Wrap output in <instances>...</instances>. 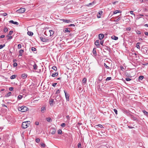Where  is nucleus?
Wrapping results in <instances>:
<instances>
[{"mask_svg":"<svg viewBox=\"0 0 148 148\" xmlns=\"http://www.w3.org/2000/svg\"><path fill=\"white\" fill-rule=\"evenodd\" d=\"M30 122L29 121L23 122L22 124V127L24 129L26 128L29 127L30 125Z\"/></svg>","mask_w":148,"mask_h":148,"instance_id":"1","label":"nucleus"},{"mask_svg":"<svg viewBox=\"0 0 148 148\" xmlns=\"http://www.w3.org/2000/svg\"><path fill=\"white\" fill-rule=\"evenodd\" d=\"M28 108L27 107L25 106H22L18 108V110L19 111L22 112H24L27 111Z\"/></svg>","mask_w":148,"mask_h":148,"instance_id":"2","label":"nucleus"},{"mask_svg":"<svg viewBox=\"0 0 148 148\" xmlns=\"http://www.w3.org/2000/svg\"><path fill=\"white\" fill-rule=\"evenodd\" d=\"M130 116L131 117V119L134 121H138V119H137L138 116L136 115L134 116L131 114Z\"/></svg>","mask_w":148,"mask_h":148,"instance_id":"3","label":"nucleus"},{"mask_svg":"<svg viewBox=\"0 0 148 148\" xmlns=\"http://www.w3.org/2000/svg\"><path fill=\"white\" fill-rule=\"evenodd\" d=\"M25 11V9L23 8H20L19 9L17 10L18 12L20 13H22L24 12Z\"/></svg>","mask_w":148,"mask_h":148,"instance_id":"4","label":"nucleus"},{"mask_svg":"<svg viewBox=\"0 0 148 148\" xmlns=\"http://www.w3.org/2000/svg\"><path fill=\"white\" fill-rule=\"evenodd\" d=\"M64 91L65 93V96L66 100L67 101H69V94H68L66 92V91L65 90H64Z\"/></svg>","mask_w":148,"mask_h":148,"instance_id":"5","label":"nucleus"},{"mask_svg":"<svg viewBox=\"0 0 148 148\" xmlns=\"http://www.w3.org/2000/svg\"><path fill=\"white\" fill-rule=\"evenodd\" d=\"M56 128H51L50 129V132L53 134H54L56 132Z\"/></svg>","mask_w":148,"mask_h":148,"instance_id":"6","label":"nucleus"},{"mask_svg":"<svg viewBox=\"0 0 148 148\" xmlns=\"http://www.w3.org/2000/svg\"><path fill=\"white\" fill-rule=\"evenodd\" d=\"M124 113L126 115L128 116H130L131 114V112L130 111H127L126 110H125L123 111Z\"/></svg>","mask_w":148,"mask_h":148,"instance_id":"7","label":"nucleus"},{"mask_svg":"<svg viewBox=\"0 0 148 148\" xmlns=\"http://www.w3.org/2000/svg\"><path fill=\"white\" fill-rule=\"evenodd\" d=\"M40 38L41 40L43 42H48L49 40V39L45 38H43L42 37H40Z\"/></svg>","mask_w":148,"mask_h":148,"instance_id":"8","label":"nucleus"},{"mask_svg":"<svg viewBox=\"0 0 148 148\" xmlns=\"http://www.w3.org/2000/svg\"><path fill=\"white\" fill-rule=\"evenodd\" d=\"M103 13V12L102 11H99L98 13L97 14V17L98 18H100L101 17V15Z\"/></svg>","mask_w":148,"mask_h":148,"instance_id":"9","label":"nucleus"},{"mask_svg":"<svg viewBox=\"0 0 148 148\" xmlns=\"http://www.w3.org/2000/svg\"><path fill=\"white\" fill-rule=\"evenodd\" d=\"M61 21H62L64 22L65 23H71V21L66 20V19H60Z\"/></svg>","mask_w":148,"mask_h":148,"instance_id":"10","label":"nucleus"},{"mask_svg":"<svg viewBox=\"0 0 148 148\" xmlns=\"http://www.w3.org/2000/svg\"><path fill=\"white\" fill-rule=\"evenodd\" d=\"M95 44L97 47H99L100 46V45L99 43V40H96L95 42Z\"/></svg>","mask_w":148,"mask_h":148,"instance_id":"11","label":"nucleus"},{"mask_svg":"<svg viewBox=\"0 0 148 148\" xmlns=\"http://www.w3.org/2000/svg\"><path fill=\"white\" fill-rule=\"evenodd\" d=\"M56 100L57 101H59L61 99V96L60 95H56Z\"/></svg>","mask_w":148,"mask_h":148,"instance_id":"12","label":"nucleus"},{"mask_svg":"<svg viewBox=\"0 0 148 148\" xmlns=\"http://www.w3.org/2000/svg\"><path fill=\"white\" fill-rule=\"evenodd\" d=\"M104 37V35L103 34H100L99 35V38L100 40H102Z\"/></svg>","mask_w":148,"mask_h":148,"instance_id":"13","label":"nucleus"},{"mask_svg":"<svg viewBox=\"0 0 148 148\" xmlns=\"http://www.w3.org/2000/svg\"><path fill=\"white\" fill-rule=\"evenodd\" d=\"M10 23H13V24L18 25H19V23L17 22H15L13 20H11L9 21Z\"/></svg>","mask_w":148,"mask_h":148,"instance_id":"14","label":"nucleus"},{"mask_svg":"<svg viewBox=\"0 0 148 148\" xmlns=\"http://www.w3.org/2000/svg\"><path fill=\"white\" fill-rule=\"evenodd\" d=\"M49 103L50 105L51 106H52L55 103L54 100L53 99H51L49 100Z\"/></svg>","mask_w":148,"mask_h":148,"instance_id":"15","label":"nucleus"},{"mask_svg":"<svg viewBox=\"0 0 148 148\" xmlns=\"http://www.w3.org/2000/svg\"><path fill=\"white\" fill-rule=\"evenodd\" d=\"M69 29L68 28H66L63 30V31L65 33H69L70 32V31L69 30Z\"/></svg>","mask_w":148,"mask_h":148,"instance_id":"16","label":"nucleus"},{"mask_svg":"<svg viewBox=\"0 0 148 148\" xmlns=\"http://www.w3.org/2000/svg\"><path fill=\"white\" fill-rule=\"evenodd\" d=\"M21 77L23 79H25L27 77V74L25 73H24L21 75Z\"/></svg>","mask_w":148,"mask_h":148,"instance_id":"17","label":"nucleus"},{"mask_svg":"<svg viewBox=\"0 0 148 148\" xmlns=\"http://www.w3.org/2000/svg\"><path fill=\"white\" fill-rule=\"evenodd\" d=\"M111 38L112 39L117 40L118 39V38L115 36H111Z\"/></svg>","mask_w":148,"mask_h":148,"instance_id":"18","label":"nucleus"},{"mask_svg":"<svg viewBox=\"0 0 148 148\" xmlns=\"http://www.w3.org/2000/svg\"><path fill=\"white\" fill-rule=\"evenodd\" d=\"M24 51V50L23 49H21V50H20V51H19V56H22L23 55V53Z\"/></svg>","mask_w":148,"mask_h":148,"instance_id":"19","label":"nucleus"},{"mask_svg":"<svg viewBox=\"0 0 148 148\" xmlns=\"http://www.w3.org/2000/svg\"><path fill=\"white\" fill-rule=\"evenodd\" d=\"M103 78V76L102 75H99L98 77L99 80V81H101Z\"/></svg>","mask_w":148,"mask_h":148,"instance_id":"20","label":"nucleus"},{"mask_svg":"<svg viewBox=\"0 0 148 148\" xmlns=\"http://www.w3.org/2000/svg\"><path fill=\"white\" fill-rule=\"evenodd\" d=\"M33 69L35 70H36L37 69L38 66H37V65L34 63V65H33Z\"/></svg>","mask_w":148,"mask_h":148,"instance_id":"21","label":"nucleus"},{"mask_svg":"<svg viewBox=\"0 0 148 148\" xmlns=\"http://www.w3.org/2000/svg\"><path fill=\"white\" fill-rule=\"evenodd\" d=\"M105 49L107 51H108L109 52L110 51V50L109 47L105 46L104 47Z\"/></svg>","mask_w":148,"mask_h":148,"instance_id":"22","label":"nucleus"},{"mask_svg":"<svg viewBox=\"0 0 148 148\" xmlns=\"http://www.w3.org/2000/svg\"><path fill=\"white\" fill-rule=\"evenodd\" d=\"M58 75V73H53V74H52L51 75V76L53 77H55L56 76H57Z\"/></svg>","mask_w":148,"mask_h":148,"instance_id":"23","label":"nucleus"},{"mask_svg":"<svg viewBox=\"0 0 148 148\" xmlns=\"http://www.w3.org/2000/svg\"><path fill=\"white\" fill-rule=\"evenodd\" d=\"M144 78V76L142 75H140L139 77L138 80L140 81L142 80Z\"/></svg>","mask_w":148,"mask_h":148,"instance_id":"24","label":"nucleus"},{"mask_svg":"<svg viewBox=\"0 0 148 148\" xmlns=\"http://www.w3.org/2000/svg\"><path fill=\"white\" fill-rule=\"evenodd\" d=\"M143 112L145 115L147 116H148V112H147L145 110H143Z\"/></svg>","mask_w":148,"mask_h":148,"instance_id":"25","label":"nucleus"},{"mask_svg":"<svg viewBox=\"0 0 148 148\" xmlns=\"http://www.w3.org/2000/svg\"><path fill=\"white\" fill-rule=\"evenodd\" d=\"M27 34L29 36H32L33 35V33L32 32L28 31L27 33Z\"/></svg>","mask_w":148,"mask_h":148,"instance_id":"26","label":"nucleus"},{"mask_svg":"<svg viewBox=\"0 0 148 148\" xmlns=\"http://www.w3.org/2000/svg\"><path fill=\"white\" fill-rule=\"evenodd\" d=\"M11 95V92H9L7 94L5 95V97H8Z\"/></svg>","mask_w":148,"mask_h":148,"instance_id":"27","label":"nucleus"},{"mask_svg":"<svg viewBox=\"0 0 148 148\" xmlns=\"http://www.w3.org/2000/svg\"><path fill=\"white\" fill-rule=\"evenodd\" d=\"M116 18H117L116 20H114V21L115 22H118V21L120 19V17H119V16H118L117 17H116Z\"/></svg>","mask_w":148,"mask_h":148,"instance_id":"28","label":"nucleus"},{"mask_svg":"<svg viewBox=\"0 0 148 148\" xmlns=\"http://www.w3.org/2000/svg\"><path fill=\"white\" fill-rule=\"evenodd\" d=\"M49 31L50 33V36H51L52 35H53V34H54L53 31V30H49Z\"/></svg>","mask_w":148,"mask_h":148,"instance_id":"29","label":"nucleus"},{"mask_svg":"<svg viewBox=\"0 0 148 148\" xmlns=\"http://www.w3.org/2000/svg\"><path fill=\"white\" fill-rule=\"evenodd\" d=\"M46 119L47 121L48 122H51L52 121L51 119V118H50L49 117H48V118H46Z\"/></svg>","mask_w":148,"mask_h":148,"instance_id":"30","label":"nucleus"},{"mask_svg":"<svg viewBox=\"0 0 148 148\" xmlns=\"http://www.w3.org/2000/svg\"><path fill=\"white\" fill-rule=\"evenodd\" d=\"M46 109L45 107H42L41 108V111L42 112L44 113L45 110Z\"/></svg>","mask_w":148,"mask_h":148,"instance_id":"31","label":"nucleus"},{"mask_svg":"<svg viewBox=\"0 0 148 148\" xmlns=\"http://www.w3.org/2000/svg\"><path fill=\"white\" fill-rule=\"evenodd\" d=\"M16 75H12L10 77V78L11 79H14L16 78Z\"/></svg>","mask_w":148,"mask_h":148,"instance_id":"32","label":"nucleus"},{"mask_svg":"<svg viewBox=\"0 0 148 148\" xmlns=\"http://www.w3.org/2000/svg\"><path fill=\"white\" fill-rule=\"evenodd\" d=\"M82 82L83 83H86V78H84L82 81Z\"/></svg>","mask_w":148,"mask_h":148,"instance_id":"33","label":"nucleus"},{"mask_svg":"<svg viewBox=\"0 0 148 148\" xmlns=\"http://www.w3.org/2000/svg\"><path fill=\"white\" fill-rule=\"evenodd\" d=\"M141 43L140 42H138L136 45V47L138 49H140V47L139 46V44H140Z\"/></svg>","mask_w":148,"mask_h":148,"instance_id":"34","label":"nucleus"},{"mask_svg":"<svg viewBox=\"0 0 148 148\" xmlns=\"http://www.w3.org/2000/svg\"><path fill=\"white\" fill-rule=\"evenodd\" d=\"M120 11H121L120 10H116V11H114V12L113 14H115L117 13H118L120 12Z\"/></svg>","mask_w":148,"mask_h":148,"instance_id":"35","label":"nucleus"},{"mask_svg":"<svg viewBox=\"0 0 148 148\" xmlns=\"http://www.w3.org/2000/svg\"><path fill=\"white\" fill-rule=\"evenodd\" d=\"M40 145H41V146L42 147H46L45 145V144L44 143H40Z\"/></svg>","mask_w":148,"mask_h":148,"instance_id":"36","label":"nucleus"},{"mask_svg":"<svg viewBox=\"0 0 148 148\" xmlns=\"http://www.w3.org/2000/svg\"><path fill=\"white\" fill-rule=\"evenodd\" d=\"M147 48H146L145 49H143V52H144V53H147V54L148 53H147Z\"/></svg>","mask_w":148,"mask_h":148,"instance_id":"37","label":"nucleus"},{"mask_svg":"<svg viewBox=\"0 0 148 148\" xmlns=\"http://www.w3.org/2000/svg\"><path fill=\"white\" fill-rule=\"evenodd\" d=\"M3 31L4 32H6L8 31V29L6 27H5L3 29Z\"/></svg>","mask_w":148,"mask_h":148,"instance_id":"38","label":"nucleus"},{"mask_svg":"<svg viewBox=\"0 0 148 148\" xmlns=\"http://www.w3.org/2000/svg\"><path fill=\"white\" fill-rule=\"evenodd\" d=\"M58 134H61L62 133V130L60 129L59 130L58 132Z\"/></svg>","mask_w":148,"mask_h":148,"instance_id":"39","label":"nucleus"},{"mask_svg":"<svg viewBox=\"0 0 148 148\" xmlns=\"http://www.w3.org/2000/svg\"><path fill=\"white\" fill-rule=\"evenodd\" d=\"M60 92V90L59 89H58L57 91L56 92V93H55V94L56 95H58L59 94Z\"/></svg>","mask_w":148,"mask_h":148,"instance_id":"40","label":"nucleus"},{"mask_svg":"<svg viewBox=\"0 0 148 148\" xmlns=\"http://www.w3.org/2000/svg\"><path fill=\"white\" fill-rule=\"evenodd\" d=\"M23 96L21 95H19L17 97V98L18 99H19V100L21 99L23 97Z\"/></svg>","mask_w":148,"mask_h":148,"instance_id":"41","label":"nucleus"},{"mask_svg":"<svg viewBox=\"0 0 148 148\" xmlns=\"http://www.w3.org/2000/svg\"><path fill=\"white\" fill-rule=\"evenodd\" d=\"M112 79V78L111 77H107L106 79V81H107L108 80H110L111 79Z\"/></svg>","mask_w":148,"mask_h":148,"instance_id":"42","label":"nucleus"},{"mask_svg":"<svg viewBox=\"0 0 148 148\" xmlns=\"http://www.w3.org/2000/svg\"><path fill=\"white\" fill-rule=\"evenodd\" d=\"M92 52L94 54H95L97 53V52L96 50H95V48H94L93 49Z\"/></svg>","mask_w":148,"mask_h":148,"instance_id":"43","label":"nucleus"},{"mask_svg":"<svg viewBox=\"0 0 148 148\" xmlns=\"http://www.w3.org/2000/svg\"><path fill=\"white\" fill-rule=\"evenodd\" d=\"M78 148H82V145L81 143H79L78 144Z\"/></svg>","mask_w":148,"mask_h":148,"instance_id":"44","label":"nucleus"},{"mask_svg":"<svg viewBox=\"0 0 148 148\" xmlns=\"http://www.w3.org/2000/svg\"><path fill=\"white\" fill-rule=\"evenodd\" d=\"M5 46V44L1 45H0V49H2L3 47H4Z\"/></svg>","mask_w":148,"mask_h":148,"instance_id":"45","label":"nucleus"},{"mask_svg":"<svg viewBox=\"0 0 148 148\" xmlns=\"http://www.w3.org/2000/svg\"><path fill=\"white\" fill-rule=\"evenodd\" d=\"M52 69L55 71H56L57 70V68L56 66H53L52 67Z\"/></svg>","mask_w":148,"mask_h":148,"instance_id":"46","label":"nucleus"},{"mask_svg":"<svg viewBox=\"0 0 148 148\" xmlns=\"http://www.w3.org/2000/svg\"><path fill=\"white\" fill-rule=\"evenodd\" d=\"M125 80L127 81H130L131 79L129 77H126L125 78Z\"/></svg>","mask_w":148,"mask_h":148,"instance_id":"47","label":"nucleus"},{"mask_svg":"<svg viewBox=\"0 0 148 148\" xmlns=\"http://www.w3.org/2000/svg\"><path fill=\"white\" fill-rule=\"evenodd\" d=\"M40 141V139L39 138H37L36 139V143H38Z\"/></svg>","mask_w":148,"mask_h":148,"instance_id":"48","label":"nucleus"},{"mask_svg":"<svg viewBox=\"0 0 148 148\" xmlns=\"http://www.w3.org/2000/svg\"><path fill=\"white\" fill-rule=\"evenodd\" d=\"M104 66H105V67L107 69H109V66H108L106 64V63H104Z\"/></svg>","mask_w":148,"mask_h":148,"instance_id":"49","label":"nucleus"},{"mask_svg":"<svg viewBox=\"0 0 148 148\" xmlns=\"http://www.w3.org/2000/svg\"><path fill=\"white\" fill-rule=\"evenodd\" d=\"M17 66V64L16 62H14L13 64V66L14 67H16Z\"/></svg>","mask_w":148,"mask_h":148,"instance_id":"50","label":"nucleus"},{"mask_svg":"<svg viewBox=\"0 0 148 148\" xmlns=\"http://www.w3.org/2000/svg\"><path fill=\"white\" fill-rule=\"evenodd\" d=\"M130 13L131 14H132V15H134V16H135V14H134V13H133V11H130Z\"/></svg>","mask_w":148,"mask_h":148,"instance_id":"51","label":"nucleus"},{"mask_svg":"<svg viewBox=\"0 0 148 148\" xmlns=\"http://www.w3.org/2000/svg\"><path fill=\"white\" fill-rule=\"evenodd\" d=\"M13 32L12 31V30L10 31L9 32V34H8L9 35H10V36L13 33Z\"/></svg>","mask_w":148,"mask_h":148,"instance_id":"52","label":"nucleus"},{"mask_svg":"<svg viewBox=\"0 0 148 148\" xmlns=\"http://www.w3.org/2000/svg\"><path fill=\"white\" fill-rule=\"evenodd\" d=\"M31 50L33 51H36V48L33 47L32 48Z\"/></svg>","mask_w":148,"mask_h":148,"instance_id":"53","label":"nucleus"},{"mask_svg":"<svg viewBox=\"0 0 148 148\" xmlns=\"http://www.w3.org/2000/svg\"><path fill=\"white\" fill-rule=\"evenodd\" d=\"M21 48V45L19 44L18 45V49H20Z\"/></svg>","mask_w":148,"mask_h":148,"instance_id":"54","label":"nucleus"},{"mask_svg":"<svg viewBox=\"0 0 148 148\" xmlns=\"http://www.w3.org/2000/svg\"><path fill=\"white\" fill-rule=\"evenodd\" d=\"M65 123H62L61 125V126L62 127H65Z\"/></svg>","mask_w":148,"mask_h":148,"instance_id":"55","label":"nucleus"},{"mask_svg":"<svg viewBox=\"0 0 148 148\" xmlns=\"http://www.w3.org/2000/svg\"><path fill=\"white\" fill-rule=\"evenodd\" d=\"M94 3V1H93L91 3H90L88 4H87V6H89L91 5H92V4H93Z\"/></svg>","mask_w":148,"mask_h":148,"instance_id":"56","label":"nucleus"},{"mask_svg":"<svg viewBox=\"0 0 148 148\" xmlns=\"http://www.w3.org/2000/svg\"><path fill=\"white\" fill-rule=\"evenodd\" d=\"M114 111L115 113V114L117 115L118 114L117 110L116 109H114Z\"/></svg>","mask_w":148,"mask_h":148,"instance_id":"57","label":"nucleus"},{"mask_svg":"<svg viewBox=\"0 0 148 148\" xmlns=\"http://www.w3.org/2000/svg\"><path fill=\"white\" fill-rule=\"evenodd\" d=\"M100 43L101 45L103 46V40H101L100 42Z\"/></svg>","mask_w":148,"mask_h":148,"instance_id":"58","label":"nucleus"},{"mask_svg":"<svg viewBox=\"0 0 148 148\" xmlns=\"http://www.w3.org/2000/svg\"><path fill=\"white\" fill-rule=\"evenodd\" d=\"M14 88L12 87H10L9 88V90L10 91H12L13 90Z\"/></svg>","mask_w":148,"mask_h":148,"instance_id":"59","label":"nucleus"},{"mask_svg":"<svg viewBox=\"0 0 148 148\" xmlns=\"http://www.w3.org/2000/svg\"><path fill=\"white\" fill-rule=\"evenodd\" d=\"M131 29V28L130 27H128L126 28V30L127 31H130Z\"/></svg>","mask_w":148,"mask_h":148,"instance_id":"60","label":"nucleus"},{"mask_svg":"<svg viewBox=\"0 0 148 148\" xmlns=\"http://www.w3.org/2000/svg\"><path fill=\"white\" fill-rule=\"evenodd\" d=\"M3 16H6L7 15V14L6 13H4L2 14Z\"/></svg>","mask_w":148,"mask_h":148,"instance_id":"61","label":"nucleus"},{"mask_svg":"<svg viewBox=\"0 0 148 148\" xmlns=\"http://www.w3.org/2000/svg\"><path fill=\"white\" fill-rule=\"evenodd\" d=\"M57 84V83H54L52 84V85L53 86L55 87Z\"/></svg>","mask_w":148,"mask_h":148,"instance_id":"62","label":"nucleus"},{"mask_svg":"<svg viewBox=\"0 0 148 148\" xmlns=\"http://www.w3.org/2000/svg\"><path fill=\"white\" fill-rule=\"evenodd\" d=\"M35 124L36 125H39V123L38 121H36V122H35Z\"/></svg>","mask_w":148,"mask_h":148,"instance_id":"63","label":"nucleus"},{"mask_svg":"<svg viewBox=\"0 0 148 148\" xmlns=\"http://www.w3.org/2000/svg\"><path fill=\"white\" fill-rule=\"evenodd\" d=\"M12 36H10L8 38V40L11 39H12Z\"/></svg>","mask_w":148,"mask_h":148,"instance_id":"64","label":"nucleus"}]
</instances>
